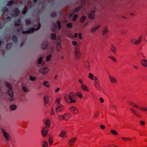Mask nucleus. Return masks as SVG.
<instances>
[{"label": "nucleus", "instance_id": "1", "mask_svg": "<svg viewBox=\"0 0 147 147\" xmlns=\"http://www.w3.org/2000/svg\"><path fill=\"white\" fill-rule=\"evenodd\" d=\"M76 95L74 93L70 92L68 95H64V99L67 103H74L76 102Z\"/></svg>", "mask_w": 147, "mask_h": 147}, {"label": "nucleus", "instance_id": "2", "mask_svg": "<svg viewBox=\"0 0 147 147\" xmlns=\"http://www.w3.org/2000/svg\"><path fill=\"white\" fill-rule=\"evenodd\" d=\"M5 84L8 88L7 91V93L8 95L10 96V97L8 99L9 101H11L13 100V95L11 86L9 83L7 82H5Z\"/></svg>", "mask_w": 147, "mask_h": 147}, {"label": "nucleus", "instance_id": "3", "mask_svg": "<svg viewBox=\"0 0 147 147\" xmlns=\"http://www.w3.org/2000/svg\"><path fill=\"white\" fill-rule=\"evenodd\" d=\"M61 99L60 98H58L55 101V102L56 103V111L57 113L62 111L64 109L63 106L60 103Z\"/></svg>", "mask_w": 147, "mask_h": 147}, {"label": "nucleus", "instance_id": "4", "mask_svg": "<svg viewBox=\"0 0 147 147\" xmlns=\"http://www.w3.org/2000/svg\"><path fill=\"white\" fill-rule=\"evenodd\" d=\"M1 130L3 134V136L6 141H8L10 140V138L9 134L7 133L5 129L3 128H1Z\"/></svg>", "mask_w": 147, "mask_h": 147}, {"label": "nucleus", "instance_id": "5", "mask_svg": "<svg viewBox=\"0 0 147 147\" xmlns=\"http://www.w3.org/2000/svg\"><path fill=\"white\" fill-rule=\"evenodd\" d=\"M49 71L48 69L46 67H43L41 68L39 70V72L43 75L47 74Z\"/></svg>", "mask_w": 147, "mask_h": 147}, {"label": "nucleus", "instance_id": "6", "mask_svg": "<svg viewBox=\"0 0 147 147\" xmlns=\"http://www.w3.org/2000/svg\"><path fill=\"white\" fill-rule=\"evenodd\" d=\"M130 110L131 113L135 115L137 117H141V115L136 110L133 108H130Z\"/></svg>", "mask_w": 147, "mask_h": 147}, {"label": "nucleus", "instance_id": "7", "mask_svg": "<svg viewBox=\"0 0 147 147\" xmlns=\"http://www.w3.org/2000/svg\"><path fill=\"white\" fill-rule=\"evenodd\" d=\"M100 27V24H97L94 26L92 27L90 29V32L92 33H94L97 31Z\"/></svg>", "mask_w": 147, "mask_h": 147}, {"label": "nucleus", "instance_id": "8", "mask_svg": "<svg viewBox=\"0 0 147 147\" xmlns=\"http://www.w3.org/2000/svg\"><path fill=\"white\" fill-rule=\"evenodd\" d=\"M68 109L74 114H77L78 113V110L74 106H72L69 107Z\"/></svg>", "mask_w": 147, "mask_h": 147}, {"label": "nucleus", "instance_id": "9", "mask_svg": "<svg viewBox=\"0 0 147 147\" xmlns=\"http://www.w3.org/2000/svg\"><path fill=\"white\" fill-rule=\"evenodd\" d=\"M77 138L76 137L71 138L68 141V145L70 146H73Z\"/></svg>", "mask_w": 147, "mask_h": 147}, {"label": "nucleus", "instance_id": "10", "mask_svg": "<svg viewBox=\"0 0 147 147\" xmlns=\"http://www.w3.org/2000/svg\"><path fill=\"white\" fill-rule=\"evenodd\" d=\"M95 11L92 10L90 11L88 15V18L90 20H92L94 18L95 16Z\"/></svg>", "mask_w": 147, "mask_h": 147}, {"label": "nucleus", "instance_id": "11", "mask_svg": "<svg viewBox=\"0 0 147 147\" xmlns=\"http://www.w3.org/2000/svg\"><path fill=\"white\" fill-rule=\"evenodd\" d=\"M75 55L76 58L79 59L82 55V53L76 49L75 52Z\"/></svg>", "mask_w": 147, "mask_h": 147}, {"label": "nucleus", "instance_id": "12", "mask_svg": "<svg viewBox=\"0 0 147 147\" xmlns=\"http://www.w3.org/2000/svg\"><path fill=\"white\" fill-rule=\"evenodd\" d=\"M94 85L97 89H99L100 88V85L99 80L97 78L94 80Z\"/></svg>", "mask_w": 147, "mask_h": 147}, {"label": "nucleus", "instance_id": "13", "mask_svg": "<svg viewBox=\"0 0 147 147\" xmlns=\"http://www.w3.org/2000/svg\"><path fill=\"white\" fill-rule=\"evenodd\" d=\"M127 102L128 104L130 105L131 106L136 108L137 109L139 105H137L135 103H134L130 100L127 101Z\"/></svg>", "mask_w": 147, "mask_h": 147}, {"label": "nucleus", "instance_id": "14", "mask_svg": "<svg viewBox=\"0 0 147 147\" xmlns=\"http://www.w3.org/2000/svg\"><path fill=\"white\" fill-rule=\"evenodd\" d=\"M48 134V129L46 127H44L43 128L42 130V136L45 137Z\"/></svg>", "mask_w": 147, "mask_h": 147}, {"label": "nucleus", "instance_id": "15", "mask_svg": "<svg viewBox=\"0 0 147 147\" xmlns=\"http://www.w3.org/2000/svg\"><path fill=\"white\" fill-rule=\"evenodd\" d=\"M137 109L138 110L141 111H147V107H141L140 105H138Z\"/></svg>", "mask_w": 147, "mask_h": 147}, {"label": "nucleus", "instance_id": "16", "mask_svg": "<svg viewBox=\"0 0 147 147\" xmlns=\"http://www.w3.org/2000/svg\"><path fill=\"white\" fill-rule=\"evenodd\" d=\"M81 87L82 89L85 91L88 92L89 91L88 88L85 84L81 85Z\"/></svg>", "mask_w": 147, "mask_h": 147}, {"label": "nucleus", "instance_id": "17", "mask_svg": "<svg viewBox=\"0 0 147 147\" xmlns=\"http://www.w3.org/2000/svg\"><path fill=\"white\" fill-rule=\"evenodd\" d=\"M63 116L64 118V120L67 121L70 117L71 115L69 113H66L63 115Z\"/></svg>", "mask_w": 147, "mask_h": 147}, {"label": "nucleus", "instance_id": "18", "mask_svg": "<svg viewBox=\"0 0 147 147\" xmlns=\"http://www.w3.org/2000/svg\"><path fill=\"white\" fill-rule=\"evenodd\" d=\"M142 40V37L141 36H139L138 39L136 40L135 39V41L134 42V45H139L140 42Z\"/></svg>", "mask_w": 147, "mask_h": 147}, {"label": "nucleus", "instance_id": "19", "mask_svg": "<svg viewBox=\"0 0 147 147\" xmlns=\"http://www.w3.org/2000/svg\"><path fill=\"white\" fill-rule=\"evenodd\" d=\"M109 79L111 82L113 83H115L117 82L116 78L113 76H110Z\"/></svg>", "mask_w": 147, "mask_h": 147}, {"label": "nucleus", "instance_id": "20", "mask_svg": "<svg viewBox=\"0 0 147 147\" xmlns=\"http://www.w3.org/2000/svg\"><path fill=\"white\" fill-rule=\"evenodd\" d=\"M88 78L91 80H95L98 78L94 76L91 73L89 74Z\"/></svg>", "mask_w": 147, "mask_h": 147}, {"label": "nucleus", "instance_id": "21", "mask_svg": "<svg viewBox=\"0 0 147 147\" xmlns=\"http://www.w3.org/2000/svg\"><path fill=\"white\" fill-rule=\"evenodd\" d=\"M67 134V131L65 130L62 131L61 133L59 134V136L64 138Z\"/></svg>", "mask_w": 147, "mask_h": 147}, {"label": "nucleus", "instance_id": "22", "mask_svg": "<svg viewBox=\"0 0 147 147\" xmlns=\"http://www.w3.org/2000/svg\"><path fill=\"white\" fill-rule=\"evenodd\" d=\"M108 32V29L107 28V27H105L102 30V35L103 36H105L106 34H107Z\"/></svg>", "mask_w": 147, "mask_h": 147}, {"label": "nucleus", "instance_id": "23", "mask_svg": "<svg viewBox=\"0 0 147 147\" xmlns=\"http://www.w3.org/2000/svg\"><path fill=\"white\" fill-rule=\"evenodd\" d=\"M34 30V28H32L26 31V32L24 31H23L22 32V33L24 34L25 33H32L33 32Z\"/></svg>", "mask_w": 147, "mask_h": 147}, {"label": "nucleus", "instance_id": "24", "mask_svg": "<svg viewBox=\"0 0 147 147\" xmlns=\"http://www.w3.org/2000/svg\"><path fill=\"white\" fill-rule=\"evenodd\" d=\"M110 49L111 51L115 54L116 52V49L115 46L113 44L111 45Z\"/></svg>", "mask_w": 147, "mask_h": 147}, {"label": "nucleus", "instance_id": "25", "mask_svg": "<svg viewBox=\"0 0 147 147\" xmlns=\"http://www.w3.org/2000/svg\"><path fill=\"white\" fill-rule=\"evenodd\" d=\"M49 82L48 81H45L42 83V85L47 88H49L50 85L48 84Z\"/></svg>", "mask_w": 147, "mask_h": 147}, {"label": "nucleus", "instance_id": "26", "mask_svg": "<svg viewBox=\"0 0 147 147\" xmlns=\"http://www.w3.org/2000/svg\"><path fill=\"white\" fill-rule=\"evenodd\" d=\"M85 1L86 0H81L82 3L81 5L80 6V7L79 8H78H78L76 9L75 10V11H78V10H79L80 8L81 7H82L84 5Z\"/></svg>", "mask_w": 147, "mask_h": 147}, {"label": "nucleus", "instance_id": "27", "mask_svg": "<svg viewBox=\"0 0 147 147\" xmlns=\"http://www.w3.org/2000/svg\"><path fill=\"white\" fill-rule=\"evenodd\" d=\"M121 138L123 141L126 142L130 141L132 140V139L130 138L122 137Z\"/></svg>", "mask_w": 147, "mask_h": 147}, {"label": "nucleus", "instance_id": "28", "mask_svg": "<svg viewBox=\"0 0 147 147\" xmlns=\"http://www.w3.org/2000/svg\"><path fill=\"white\" fill-rule=\"evenodd\" d=\"M45 125L47 127H49L50 125V121L49 119H48L46 120Z\"/></svg>", "mask_w": 147, "mask_h": 147}, {"label": "nucleus", "instance_id": "29", "mask_svg": "<svg viewBox=\"0 0 147 147\" xmlns=\"http://www.w3.org/2000/svg\"><path fill=\"white\" fill-rule=\"evenodd\" d=\"M110 132L114 135L118 136L119 135V134L116 131L113 129L111 130L110 131Z\"/></svg>", "mask_w": 147, "mask_h": 147}, {"label": "nucleus", "instance_id": "30", "mask_svg": "<svg viewBox=\"0 0 147 147\" xmlns=\"http://www.w3.org/2000/svg\"><path fill=\"white\" fill-rule=\"evenodd\" d=\"M86 18V16H83L80 18V22L81 23H83Z\"/></svg>", "mask_w": 147, "mask_h": 147}, {"label": "nucleus", "instance_id": "31", "mask_svg": "<svg viewBox=\"0 0 147 147\" xmlns=\"http://www.w3.org/2000/svg\"><path fill=\"white\" fill-rule=\"evenodd\" d=\"M76 95L80 99H82L83 98L82 94L80 92H77Z\"/></svg>", "mask_w": 147, "mask_h": 147}, {"label": "nucleus", "instance_id": "32", "mask_svg": "<svg viewBox=\"0 0 147 147\" xmlns=\"http://www.w3.org/2000/svg\"><path fill=\"white\" fill-rule=\"evenodd\" d=\"M57 118L60 121H62L63 120H64V118L63 115H58Z\"/></svg>", "mask_w": 147, "mask_h": 147}, {"label": "nucleus", "instance_id": "33", "mask_svg": "<svg viewBox=\"0 0 147 147\" xmlns=\"http://www.w3.org/2000/svg\"><path fill=\"white\" fill-rule=\"evenodd\" d=\"M16 106L14 105H12L10 107V109L12 111L16 109Z\"/></svg>", "mask_w": 147, "mask_h": 147}, {"label": "nucleus", "instance_id": "34", "mask_svg": "<svg viewBox=\"0 0 147 147\" xmlns=\"http://www.w3.org/2000/svg\"><path fill=\"white\" fill-rule=\"evenodd\" d=\"M49 145L51 146L53 143V138L52 137H49Z\"/></svg>", "mask_w": 147, "mask_h": 147}, {"label": "nucleus", "instance_id": "35", "mask_svg": "<svg viewBox=\"0 0 147 147\" xmlns=\"http://www.w3.org/2000/svg\"><path fill=\"white\" fill-rule=\"evenodd\" d=\"M44 100L46 104H47L48 103L49 101V99L48 96H45L44 97Z\"/></svg>", "mask_w": 147, "mask_h": 147}, {"label": "nucleus", "instance_id": "36", "mask_svg": "<svg viewBox=\"0 0 147 147\" xmlns=\"http://www.w3.org/2000/svg\"><path fill=\"white\" fill-rule=\"evenodd\" d=\"M19 11L18 9H16L14 11V13H15V14L13 15V16H17L19 13Z\"/></svg>", "mask_w": 147, "mask_h": 147}, {"label": "nucleus", "instance_id": "37", "mask_svg": "<svg viewBox=\"0 0 147 147\" xmlns=\"http://www.w3.org/2000/svg\"><path fill=\"white\" fill-rule=\"evenodd\" d=\"M42 147H48V144L47 142L45 141H44L42 142Z\"/></svg>", "mask_w": 147, "mask_h": 147}, {"label": "nucleus", "instance_id": "38", "mask_svg": "<svg viewBox=\"0 0 147 147\" xmlns=\"http://www.w3.org/2000/svg\"><path fill=\"white\" fill-rule=\"evenodd\" d=\"M141 64H147V60L143 59L141 62Z\"/></svg>", "mask_w": 147, "mask_h": 147}, {"label": "nucleus", "instance_id": "39", "mask_svg": "<svg viewBox=\"0 0 147 147\" xmlns=\"http://www.w3.org/2000/svg\"><path fill=\"white\" fill-rule=\"evenodd\" d=\"M42 60V58L41 57H40L37 60V63L38 64H40L41 63Z\"/></svg>", "mask_w": 147, "mask_h": 147}, {"label": "nucleus", "instance_id": "40", "mask_svg": "<svg viewBox=\"0 0 147 147\" xmlns=\"http://www.w3.org/2000/svg\"><path fill=\"white\" fill-rule=\"evenodd\" d=\"M78 81L79 83L81 84V85L83 84L84 83L83 80L82 79L79 78L78 79Z\"/></svg>", "mask_w": 147, "mask_h": 147}, {"label": "nucleus", "instance_id": "41", "mask_svg": "<svg viewBox=\"0 0 147 147\" xmlns=\"http://www.w3.org/2000/svg\"><path fill=\"white\" fill-rule=\"evenodd\" d=\"M78 15L77 14H75L73 16L72 20L74 21H76L77 18H78Z\"/></svg>", "mask_w": 147, "mask_h": 147}, {"label": "nucleus", "instance_id": "42", "mask_svg": "<svg viewBox=\"0 0 147 147\" xmlns=\"http://www.w3.org/2000/svg\"><path fill=\"white\" fill-rule=\"evenodd\" d=\"M14 1V0H11L8 2L7 5V6H9L11 5L13 3Z\"/></svg>", "mask_w": 147, "mask_h": 147}, {"label": "nucleus", "instance_id": "43", "mask_svg": "<svg viewBox=\"0 0 147 147\" xmlns=\"http://www.w3.org/2000/svg\"><path fill=\"white\" fill-rule=\"evenodd\" d=\"M109 57L113 60L115 62L116 61L115 58L113 56L111 55Z\"/></svg>", "mask_w": 147, "mask_h": 147}, {"label": "nucleus", "instance_id": "44", "mask_svg": "<svg viewBox=\"0 0 147 147\" xmlns=\"http://www.w3.org/2000/svg\"><path fill=\"white\" fill-rule=\"evenodd\" d=\"M56 34L54 33H52L51 34V37L53 40H55L56 39Z\"/></svg>", "mask_w": 147, "mask_h": 147}, {"label": "nucleus", "instance_id": "45", "mask_svg": "<svg viewBox=\"0 0 147 147\" xmlns=\"http://www.w3.org/2000/svg\"><path fill=\"white\" fill-rule=\"evenodd\" d=\"M107 147H120L119 146H117L115 144H111L109 145Z\"/></svg>", "mask_w": 147, "mask_h": 147}, {"label": "nucleus", "instance_id": "46", "mask_svg": "<svg viewBox=\"0 0 147 147\" xmlns=\"http://www.w3.org/2000/svg\"><path fill=\"white\" fill-rule=\"evenodd\" d=\"M72 44L73 45L78 46V44L77 42L75 41H74L72 42Z\"/></svg>", "mask_w": 147, "mask_h": 147}, {"label": "nucleus", "instance_id": "47", "mask_svg": "<svg viewBox=\"0 0 147 147\" xmlns=\"http://www.w3.org/2000/svg\"><path fill=\"white\" fill-rule=\"evenodd\" d=\"M42 48L44 49H45L48 47V44L46 43L42 45Z\"/></svg>", "mask_w": 147, "mask_h": 147}, {"label": "nucleus", "instance_id": "48", "mask_svg": "<svg viewBox=\"0 0 147 147\" xmlns=\"http://www.w3.org/2000/svg\"><path fill=\"white\" fill-rule=\"evenodd\" d=\"M135 39L134 38H131L130 39V41L133 44H134V43H135L134 42L135 41Z\"/></svg>", "mask_w": 147, "mask_h": 147}, {"label": "nucleus", "instance_id": "49", "mask_svg": "<svg viewBox=\"0 0 147 147\" xmlns=\"http://www.w3.org/2000/svg\"><path fill=\"white\" fill-rule=\"evenodd\" d=\"M12 39L13 41L15 42L17 41V38L15 36H13L12 37Z\"/></svg>", "mask_w": 147, "mask_h": 147}, {"label": "nucleus", "instance_id": "50", "mask_svg": "<svg viewBox=\"0 0 147 147\" xmlns=\"http://www.w3.org/2000/svg\"><path fill=\"white\" fill-rule=\"evenodd\" d=\"M37 28L36 29H35V30H37L39 29V28L40 27V23H39V22H37Z\"/></svg>", "mask_w": 147, "mask_h": 147}, {"label": "nucleus", "instance_id": "51", "mask_svg": "<svg viewBox=\"0 0 147 147\" xmlns=\"http://www.w3.org/2000/svg\"><path fill=\"white\" fill-rule=\"evenodd\" d=\"M99 112H97L94 115V117L95 118H96L98 117V116L99 115Z\"/></svg>", "mask_w": 147, "mask_h": 147}, {"label": "nucleus", "instance_id": "52", "mask_svg": "<svg viewBox=\"0 0 147 147\" xmlns=\"http://www.w3.org/2000/svg\"><path fill=\"white\" fill-rule=\"evenodd\" d=\"M30 79L32 81L35 80L36 79V78L33 77L32 76H30Z\"/></svg>", "mask_w": 147, "mask_h": 147}, {"label": "nucleus", "instance_id": "53", "mask_svg": "<svg viewBox=\"0 0 147 147\" xmlns=\"http://www.w3.org/2000/svg\"><path fill=\"white\" fill-rule=\"evenodd\" d=\"M51 57V55H48L46 58V60L47 61H49Z\"/></svg>", "mask_w": 147, "mask_h": 147}, {"label": "nucleus", "instance_id": "54", "mask_svg": "<svg viewBox=\"0 0 147 147\" xmlns=\"http://www.w3.org/2000/svg\"><path fill=\"white\" fill-rule=\"evenodd\" d=\"M90 68L89 65H85V68L86 70H89L90 69Z\"/></svg>", "mask_w": 147, "mask_h": 147}, {"label": "nucleus", "instance_id": "55", "mask_svg": "<svg viewBox=\"0 0 147 147\" xmlns=\"http://www.w3.org/2000/svg\"><path fill=\"white\" fill-rule=\"evenodd\" d=\"M57 24L58 26V28L59 29H60L61 27V23L59 21H58L57 22Z\"/></svg>", "mask_w": 147, "mask_h": 147}, {"label": "nucleus", "instance_id": "56", "mask_svg": "<svg viewBox=\"0 0 147 147\" xmlns=\"http://www.w3.org/2000/svg\"><path fill=\"white\" fill-rule=\"evenodd\" d=\"M20 22V20L19 19L18 20L17 22H15V25L16 26H18L19 25V23Z\"/></svg>", "mask_w": 147, "mask_h": 147}, {"label": "nucleus", "instance_id": "57", "mask_svg": "<svg viewBox=\"0 0 147 147\" xmlns=\"http://www.w3.org/2000/svg\"><path fill=\"white\" fill-rule=\"evenodd\" d=\"M27 11V9L26 8H24L22 11V13L23 14H24L26 13Z\"/></svg>", "mask_w": 147, "mask_h": 147}, {"label": "nucleus", "instance_id": "58", "mask_svg": "<svg viewBox=\"0 0 147 147\" xmlns=\"http://www.w3.org/2000/svg\"><path fill=\"white\" fill-rule=\"evenodd\" d=\"M23 89L24 91L25 92H27L28 91V88L25 87H23Z\"/></svg>", "mask_w": 147, "mask_h": 147}, {"label": "nucleus", "instance_id": "59", "mask_svg": "<svg viewBox=\"0 0 147 147\" xmlns=\"http://www.w3.org/2000/svg\"><path fill=\"white\" fill-rule=\"evenodd\" d=\"M26 24L28 25L30 23V21L29 19H26Z\"/></svg>", "mask_w": 147, "mask_h": 147}, {"label": "nucleus", "instance_id": "60", "mask_svg": "<svg viewBox=\"0 0 147 147\" xmlns=\"http://www.w3.org/2000/svg\"><path fill=\"white\" fill-rule=\"evenodd\" d=\"M100 127L102 129H104L105 128V126L103 125H100Z\"/></svg>", "mask_w": 147, "mask_h": 147}, {"label": "nucleus", "instance_id": "61", "mask_svg": "<svg viewBox=\"0 0 147 147\" xmlns=\"http://www.w3.org/2000/svg\"><path fill=\"white\" fill-rule=\"evenodd\" d=\"M140 124L142 125H144L145 124V122L143 121H141L140 122Z\"/></svg>", "mask_w": 147, "mask_h": 147}, {"label": "nucleus", "instance_id": "62", "mask_svg": "<svg viewBox=\"0 0 147 147\" xmlns=\"http://www.w3.org/2000/svg\"><path fill=\"white\" fill-rule=\"evenodd\" d=\"M72 26V24L71 23H68L67 24V27L68 28H71Z\"/></svg>", "mask_w": 147, "mask_h": 147}, {"label": "nucleus", "instance_id": "63", "mask_svg": "<svg viewBox=\"0 0 147 147\" xmlns=\"http://www.w3.org/2000/svg\"><path fill=\"white\" fill-rule=\"evenodd\" d=\"M12 45V43H9L7 44V49H9L10 47Z\"/></svg>", "mask_w": 147, "mask_h": 147}, {"label": "nucleus", "instance_id": "64", "mask_svg": "<svg viewBox=\"0 0 147 147\" xmlns=\"http://www.w3.org/2000/svg\"><path fill=\"white\" fill-rule=\"evenodd\" d=\"M8 10V9L6 7H5L2 9L3 12L6 11Z\"/></svg>", "mask_w": 147, "mask_h": 147}]
</instances>
